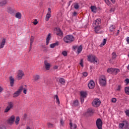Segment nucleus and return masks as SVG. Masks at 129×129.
I'll list each match as a JSON object with an SVG mask.
<instances>
[{"label": "nucleus", "instance_id": "nucleus-1", "mask_svg": "<svg viewBox=\"0 0 129 129\" xmlns=\"http://www.w3.org/2000/svg\"><path fill=\"white\" fill-rule=\"evenodd\" d=\"M101 20L100 19H96L93 22V27L96 34H100L101 33Z\"/></svg>", "mask_w": 129, "mask_h": 129}, {"label": "nucleus", "instance_id": "nucleus-2", "mask_svg": "<svg viewBox=\"0 0 129 129\" xmlns=\"http://www.w3.org/2000/svg\"><path fill=\"white\" fill-rule=\"evenodd\" d=\"M23 93L24 94H27L28 88L27 87L26 85H25L24 86L21 85L20 87H19L18 90L13 94V97H18V96H19V95H21V93L22 91H23Z\"/></svg>", "mask_w": 129, "mask_h": 129}, {"label": "nucleus", "instance_id": "nucleus-3", "mask_svg": "<svg viewBox=\"0 0 129 129\" xmlns=\"http://www.w3.org/2000/svg\"><path fill=\"white\" fill-rule=\"evenodd\" d=\"M87 60L91 63H93L94 64H96L99 63V60L95 55L90 54L87 56Z\"/></svg>", "mask_w": 129, "mask_h": 129}, {"label": "nucleus", "instance_id": "nucleus-4", "mask_svg": "<svg viewBox=\"0 0 129 129\" xmlns=\"http://www.w3.org/2000/svg\"><path fill=\"white\" fill-rule=\"evenodd\" d=\"M74 40H75V39L74 38V36L73 35H67L63 38L64 42L67 44L72 43V42H74Z\"/></svg>", "mask_w": 129, "mask_h": 129}, {"label": "nucleus", "instance_id": "nucleus-5", "mask_svg": "<svg viewBox=\"0 0 129 129\" xmlns=\"http://www.w3.org/2000/svg\"><path fill=\"white\" fill-rule=\"evenodd\" d=\"M14 108V103L12 102H9L8 103V106L5 109L4 112L7 113L9 112L11 110V109H13Z\"/></svg>", "mask_w": 129, "mask_h": 129}, {"label": "nucleus", "instance_id": "nucleus-6", "mask_svg": "<svg viewBox=\"0 0 129 129\" xmlns=\"http://www.w3.org/2000/svg\"><path fill=\"white\" fill-rule=\"evenodd\" d=\"M101 101L99 99H95L92 102V105L94 107H98L100 105Z\"/></svg>", "mask_w": 129, "mask_h": 129}, {"label": "nucleus", "instance_id": "nucleus-7", "mask_svg": "<svg viewBox=\"0 0 129 129\" xmlns=\"http://www.w3.org/2000/svg\"><path fill=\"white\" fill-rule=\"evenodd\" d=\"M100 84L102 86H104L106 84V78H105V76H101L99 79Z\"/></svg>", "mask_w": 129, "mask_h": 129}, {"label": "nucleus", "instance_id": "nucleus-8", "mask_svg": "<svg viewBox=\"0 0 129 129\" xmlns=\"http://www.w3.org/2000/svg\"><path fill=\"white\" fill-rule=\"evenodd\" d=\"M110 31L111 33H113V35H114V36H117L119 34V30H117V32L115 33V26L114 25L110 27Z\"/></svg>", "mask_w": 129, "mask_h": 129}, {"label": "nucleus", "instance_id": "nucleus-9", "mask_svg": "<svg viewBox=\"0 0 129 129\" xmlns=\"http://www.w3.org/2000/svg\"><path fill=\"white\" fill-rule=\"evenodd\" d=\"M25 74L24 72L22 70H19L17 73V79L18 80H21L23 78V76H24Z\"/></svg>", "mask_w": 129, "mask_h": 129}, {"label": "nucleus", "instance_id": "nucleus-10", "mask_svg": "<svg viewBox=\"0 0 129 129\" xmlns=\"http://www.w3.org/2000/svg\"><path fill=\"white\" fill-rule=\"evenodd\" d=\"M16 117L14 115H12L7 120L8 123L9 124H14V122H15V119Z\"/></svg>", "mask_w": 129, "mask_h": 129}, {"label": "nucleus", "instance_id": "nucleus-11", "mask_svg": "<svg viewBox=\"0 0 129 129\" xmlns=\"http://www.w3.org/2000/svg\"><path fill=\"white\" fill-rule=\"evenodd\" d=\"M96 125L98 129H102V120H101V119L98 118L97 120Z\"/></svg>", "mask_w": 129, "mask_h": 129}, {"label": "nucleus", "instance_id": "nucleus-12", "mask_svg": "<svg viewBox=\"0 0 129 129\" xmlns=\"http://www.w3.org/2000/svg\"><path fill=\"white\" fill-rule=\"evenodd\" d=\"M40 75H35L33 76L32 81L33 82H38V81L40 80Z\"/></svg>", "mask_w": 129, "mask_h": 129}, {"label": "nucleus", "instance_id": "nucleus-13", "mask_svg": "<svg viewBox=\"0 0 129 129\" xmlns=\"http://www.w3.org/2000/svg\"><path fill=\"white\" fill-rule=\"evenodd\" d=\"M88 87L90 89H93L94 87H95V83L94 81H91L88 84Z\"/></svg>", "mask_w": 129, "mask_h": 129}, {"label": "nucleus", "instance_id": "nucleus-14", "mask_svg": "<svg viewBox=\"0 0 129 129\" xmlns=\"http://www.w3.org/2000/svg\"><path fill=\"white\" fill-rule=\"evenodd\" d=\"M56 32L55 34L57 36L59 37H62L63 36V32L61 31V30L59 28H56Z\"/></svg>", "mask_w": 129, "mask_h": 129}, {"label": "nucleus", "instance_id": "nucleus-15", "mask_svg": "<svg viewBox=\"0 0 129 129\" xmlns=\"http://www.w3.org/2000/svg\"><path fill=\"white\" fill-rule=\"evenodd\" d=\"M34 40H35V37L31 36L30 38V44L29 47V52L32 50V46H33V43H34Z\"/></svg>", "mask_w": 129, "mask_h": 129}, {"label": "nucleus", "instance_id": "nucleus-16", "mask_svg": "<svg viewBox=\"0 0 129 129\" xmlns=\"http://www.w3.org/2000/svg\"><path fill=\"white\" fill-rule=\"evenodd\" d=\"M10 86L13 87L14 86V84H15V79L13 78V76H11L9 77Z\"/></svg>", "mask_w": 129, "mask_h": 129}, {"label": "nucleus", "instance_id": "nucleus-17", "mask_svg": "<svg viewBox=\"0 0 129 129\" xmlns=\"http://www.w3.org/2000/svg\"><path fill=\"white\" fill-rule=\"evenodd\" d=\"M44 66L46 70H50V67H51L50 63H48L47 60L44 61Z\"/></svg>", "mask_w": 129, "mask_h": 129}, {"label": "nucleus", "instance_id": "nucleus-18", "mask_svg": "<svg viewBox=\"0 0 129 129\" xmlns=\"http://www.w3.org/2000/svg\"><path fill=\"white\" fill-rule=\"evenodd\" d=\"M7 12L9 14H14V13L16 12V10H15L14 9H13V8H12L11 7H8L7 8Z\"/></svg>", "mask_w": 129, "mask_h": 129}, {"label": "nucleus", "instance_id": "nucleus-19", "mask_svg": "<svg viewBox=\"0 0 129 129\" xmlns=\"http://www.w3.org/2000/svg\"><path fill=\"white\" fill-rule=\"evenodd\" d=\"M8 3V0H2L0 1V7H5Z\"/></svg>", "mask_w": 129, "mask_h": 129}, {"label": "nucleus", "instance_id": "nucleus-20", "mask_svg": "<svg viewBox=\"0 0 129 129\" xmlns=\"http://www.w3.org/2000/svg\"><path fill=\"white\" fill-rule=\"evenodd\" d=\"M6 42V38H4L2 40V41L0 43V48H1V49H3V48H4V47H5Z\"/></svg>", "mask_w": 129, "mask_h": 129}, {"label": "nucleus", "instance_id": "nucleus-21", "mask_svg": "<svg viewBox=\"0 0 129 129\" xmlns=\"http://www.w3.org/2000/svg\"><path fill=\"white\" fill-rule=\"evenodd\" d=\"M51 40V33H49L47 36L46 40V45H49V42Z\"/></svg>", "mask_w": 129, "mask_h": 129}, {"label": "nucleus", "instance_id": "nucleus-22", "mask_svg": "<svg viewBox=\"0 0 129 129\" xmlns=\"http://www.w3.org/2000/svg\"><path fill=\"white\" fill-rule=\"evenodd\" d=\"M70 125L71 129L77 128V125H76V124H73L71 122H70Z\"/></svg>", "mask_w": 129, "mask_h": 129}, {"label": "nucleus", "instance_id": "nucleus-23", "mask_svg": "<svg viewBox=\"0 0 129 129\" xmlns=\"http://www.w3.org/2000/svg\"><path fill=\"white\" fill-rule=\"evenodd\" d=\"M119 72H120V70L118 69H113V74L114 75H116L117 73H119Z\"/></svg>", "mask_w": 129, "mask_h": 129}, {"label": "nucleus", "instance_id": "nucleus-24", "mask_svg": "<svg viewBox=\"0 0 129 129\" xmlns=\"http://www.w3.org/2000/svg\"><path fill=\"white\" fill-rule=\"evenodd\" d=\"M79 105V103L78 102V100H76L74 101L73 103L72 104V106L73 107H75V106H78Z\"/></svg>", "mask_w": 129, "mask_h": 129}, {"label": "nucleus", "instance_id": "nucleus-25", "mask_svg": "<svg viewBox=\"0 0 129 129\" xmlns=\"http://www.w3.org/2000/svg\"><path fill=\"white\" fill-rule=\"evenodd\" d=\"M81 94V97H86V95H87V94L86 93V92L84 91H81L80 92Z\"/></svg>", "mask_w": 129, "mask_h": 129}, {"label": "nucleus", "instance_id": "nucleus-26", "mask_svg": "<svg viewBox=\"0 0 129 129\" xmlns=\"http://www.w3.org/2000/svg\"><path fill=\"white\" fill-rule=\"evenodd\" d=\"M114 68H111L107 70V72L109 73V74H113Z\"/></svg>", "mask_w": 129, "mask_h": 129}, {"label": "nucleus", "instance_id": "nucleus-27", "mask_svg": "<svg viewBox=\"0 0 129 129\" xmlns=\"http://www.w3.org/2000/svg\"><path fill=\"white\" fill-rule=\"evenodd\" d=\"M16 18L17 19H21L22 18V14H21V13L18 12L15 15Z\"/></svg>", "mask_w": 129, "mask_h": 129}, {"label": "nucleus", "instance_id": "nucleus-28", "mask_svg": "<svg viewBox=\"0 0 129 129\" xmlns=\"http://www.w3.org/2000/svg\"><path fill=\"white\" fill-rule=\"evenodd\" d=\"M54 97L56 100V103L59 105L60 104V100L59 99V97H58V95H56L54 96Z\"/></svg>", "mask_w": 129, "mask_h": 129}, {"label": "nucleus", "instance_id": "nucleus-29", "mask_svg": "<svg viewBox=\"0 0 129 129\" xmlns=\"http://www.w3.org/2000/svg\"><path fill=\"white\" fill-rule=\"evenodd\" d=\"M50 18H51V13H47L46 15L45 21H49Z\"/></svg>", "mask_w": 129, "mask_h": 129}, {"label": "nucleus", "instance_id": "nucleus-30", "mask_svg": "<svg viewBox=\"0 0 129 129\" xmlns=\"http://www.w3.org/2000/svg\"><path fill=\"white\" fill-rule=\"evenodd\" d=\"M58 45H59V43L58 42H56L55 43L50 44V48H54L56 47V46H58Z\"/></svg>", "mask_w": 129, "mask_h": 129}, {"label": "nucleus", "instance_id": "nucleus-31", "mask_svg": "<svg viewBox=\"0 0 129 129\" xmlns=\"http://www.w3.org/2000/svg\"><path fill=\"white\" fill-rule=\"evenodd\" d=\"M91 10L93 13H96V7L95 6H91Z\"/></svg>", "mask_w": 129, "mask_h": 129}, {"label": "nucleus", "instance_id": "nucleus-32", "mask_svg": "<svg viewBox=\"0 0 129 129\" xmlns=\"http://www.w3.org/2000/svg\"><path fill=\"white\" fill-rule=\"evenodd\" d=\"M106 44V39H104L103 40V42L100 45V47H103L104 45Z\"/></svg>", "mask_w": 129, "mask_h": 129}, {"label": "nucleus", "instance_id": "nucleus-33", "mask_svg": "<svg viewBox=\"0 0 129 129\" xmlns=\"http://www.w3.org/2000/svg\"><path fill=\"white\" fill-rule=\"evenodd\" d=\"M19 122H20V117L17 116L16 117V119L15 120V124L17 125V124H19Z\"/></svg>", "mask_w": 129, "mask_h": 129}, {"label": "nucleus", "instance_id": "nucleus-34", "mask_svg": "<svg viewBox=\"0 0 129 129\" xmlns=\"http://www.w3.org/2000/svg\"><path fill=\"white\" fill-rule=\"evenodd\" d=\"M59 83L62 85L65 84V80L63 78H60L59 79Z\"/></svg>", "mask_w": 129, "mask_h": 129}, {"label": "nucleus", "instance_id": "nucleus-35", "mask_svg": "<svg viewBox=\"0 0 129 129\" xmlns=\"http://www.w3.org/2000/svg\"><path fill=\"white\" fill-rule=\"evenodd\" d=\"M87 113H89V114H92L93 113V110L91 108H89L88 109Z\"/></svg>", "mask_w": 129, "mask_h": 129}, {"label": "nucleus", "instance_id": "nucleus-36", "mask_svg": "<svg viewBox=\"0 0 129 129\" xmlns=\"http://www.w3.org/2000/svg\"><path fill=\"white\" fill-rule=\"evenodd\" d=\"M41 47L42 48V49H43L44 52H47V51H48L47 49V47H46V45H42Z\"/></svg>", "mask_w": 129, "mask_h": 129}, {"label": "nucleus", "instance_id": "nucleus-37", "mask_svg": "<svg viewBox=\"0 0 129 129\" xmlns=\"http://www.w3.org/2000/svg\"><path fill=\"white\" fill-rule=\"evenodd\" d=\"M125 93L126 94L129 95V87H126L125 88Z\"/></svg>", "mask_w": 129, "mask_h": 129}, {"label": "nucleus", "instance_id": "nucleus-38", "mask_svg": "<svg viewBox=\"0 0 129 129\" xmlns=\"http://www.w3.org/2000/svg\"><path fill=\"white\" fill-rule=\"evenodd\" d=\"M78 53L79 54V53H81V51H82V46L80 45L79 48H78Z\"/></svg>", "mask_w": 129, "mask_h": 129}, {"label": "nucleus", "instance_id": "nucleus-39", "mask_svg": "<svg viewBox=\"0 0 129 129\" xmlns=\"http://www.w3.org/2000/svg\"><path fill=\"white\" fill-rule=\"evenodd\" d=\"M105 2V4L107 5V6H111V3L109 2V0H103Z\"/></svg>", "mask_w": 129, "mask_h": 129}, {"label": "nucleus", "instance_id": "nucleus-40", "mask_svg": "<svg viewBox=\"0 0 129 129\" xmlns=\"http://www.w3.org/2000/svg\"><path fill=\"white\" fill-rule=\"evenodd\" d=\"M79 8H80V6H79V5H78V3L74 4V8L76 9V10L79 9Z\"/></svg>", "mask_w": 129, "mask_h": 129}, {"label": "nucleus", "instance_id": "nucleus-41", "mask_svg": "<svg viewBox=\"0 0 129 129\" xmlns=\"http://www.w3.org/2000/svg\"><path fill=\"white\" fill-rule=\"evenodd\" d=\"M124 126V123H120L119 124V128H120V129L123 128Z\"/></svg>", "mask_w": 129, "mask_h": 129}, {"label": "nucleus", "instance_id": "nucleus-42", "mask_svg": "<svg viewBox=\"0 0 129 129\" xmlns=\"http://www.w3.org/2000/svg\"><path fill=\"white\" fill-rule=\"evenodd\" d=\"M112 59H115L116 58V53L115 52H113L112 53Z\"/></svg>", "mask_w": 129, "mask_h": 129}, {"label": "nucleus", "instance_id": "nucleus-43", "mask_svg": "<svg viewBox=\"0 0 129 129\" xmlns=\"http://www.w3.org/2000/svg\"><path fill=\"white\" fill-rule=\"evenodd\" d=\"M47 126H48V127H53V124L50 122H48Z\"/></svg>", "mask_w": 129, "mask_h": 129}, {"label": "nucleus", "instance_id": "nucleus-44", "mask_svg": "<svg viewBox=\"0 0 129 129\" xmlns=\"http://www.w3.org/2000/svg\"><path fill=\"white\" fill-rule=\"evenodd\" d=\"M125 83H126V85H127L129 84V79H126L124 81Z\"/></svg>", "mask_w": 129, "mask_h": 129}, {"label": "nucleus", "instance_id": "nucleus-45", "mask_svg": "<svg viewBox=\"0 0 129 129\" xmlns=\"http://www.w3.org/2000/svg\"><path fill=\"white\" fill-rule=\"evenodd\" d=\"M62 54L66 57V56H67V51H63L62 52Z\"/></svg>", "mask_w": 129, "mask_h": 129}, {"label": "nucleus", "instance_id": "nucleus-46", "mask_svg": "<svg viewBox=\"0 0 129 129\" xmlns=\"http://www.w3.org/2000/svg\"><path fill=\"white\" fill-rule=\"evenodd\" d=\"M111 101L114 103H115V102H116V99L115 98H113L111 100Z\"/></svg>", "mask_w": 129, "mask_h": 129}, {"label": "nucleus", "instance_id": "nucleus-47", "mask_svg": "<svg viewBox=\"0 0 129 129\" xmlns=\"http://www.w3.org/2000/svg\"><path fill=\"white\" fill-rule=\"evenodd\" d=\"M120 89H121V87L120 86V85H118L116 90L117 91H120Z\"/></svg>", "mask_w": 129, "mask_h": 129}, {"label": "nucleus", "instance_id": "nucleus-48", "mask_svg": "<svg viewBox=\"0 0 129 129\" xmlns=\"http://www.w3.org/2000/svg\"><path fill=\"white\" fill-rule=\"evenodd\" d=\"M84 98L83 97H81V102L82 103L84 102Z\"/></svg>", "mask_w": 129, "mask_h": 129}, {"label": "nucleus", "instance_id": "nucleus-49", "mask_svg": "<svg viewBox=\"0 0 129 129\" xmlns=\"http://www.w3.org/2000/svg\"><path fill=\"white\" fill-rule=\"evenodd\" d=\"M60 122L61 125H63L64 124V121H63V119L61 118L60 119Z\"/></svg>", "mask_w": 129, "mask_h": 129}, {"label": "nucleus", "instance_id": "nucleus-50", "mask_svg": "<svg viewBox=\"0 0 129 129\" xmlns=\"http://www.w3.org/2000/svg\"><path fill=\"white\" fill-rule=\"evenodd\" d=\"M80 64L82 67H83V59L81 60Z\"/></svg>", "mask_w": 129, "mask_h": 129}, {"label": "nucleus", "instance_id": "nucleus-51", "mask_svg": "<svg viewBox=\"0 0 129 129\" xmlns=\"http://www.w3.org/2000/svg\"><path fill=\"white\" fill-rule=\"evenodd\" d=\"M33 24L34 25H37L38 24V21H37V19H35L34 21L33 22Z\"/></svg>", "mask_w": 129, "mask_h": 129}, {"label": "nucleus", "instance_id": "nucleus-52", "mask_svg": "<svg viewBox=\"0 0 129 129\" xmlns=\"http://www.w3.org/2000/svg\"><path fill=\"white\" fill-rule=\"evenodd\" d=\"M83 76H84L85 77H86V76H87V75H88V74L87 73H86V72H84V73H83Z\"/></svg>", "mask_w": 129, "mask_h": 129}, {"label": "nucleus", "instance_id": "nucleus-53", "mask_svg": "<svg viewBox=\"0 0 129 129\" xmlns=\"http://www.w3.org/2000/svg\"><path fill=\"white\" fill-rule=\"evenodd\" d=\"M0 129H7V128H6V126L1 125L0 127Z\"/></svg>", "mask_w": 129, "mask_h": 129}, {"label": "nucleus", "instance_id": "nucleus-54", "mask_svg": "<svg viewBox=\"0 0 129 129\" xmlns=\"http://www.w3.org/2000/svg\"><path fill=\"white\" fill-rule=\"evenodd\" d=\"M73 16H74V17H76V16H77V13L76 12H74Z\"/></svg>", "mask_w": 129, "mask_h": 129}, {"label": "nucleus", "instance_id": "nucleus-55", "mask_svg": "<svg viewBox=\"0 0 129 129\" xmlns=\"http://www.w3.org/2000/svg\"><path fill=\"white\" fill-rule=\"evenodd\" d=\"M48 14H51V8L48 9Z\"/></svg>", "mask_w": 129, "mask_h": 129}, {"label": "nucleus", "instance_id": "nucleus-56", "mask_svg": "<svg viewBox=\"0 0 129 129\" xmlns=\"http://www.w3.org/2000/svg\"><path fill=\"white\" fill-rule=\"evenodd\" d=\"M126 42L129 44V37L126 38Z\"/></svg>", "mask_w": 129, "mask_h": 129}, {"label": "nucleus", "instance_id": "nucleus-57", "mask_svg": "<svg viewBox=\"0 0 129 129\" xmlns=\"http://www.w3.org/2000/svg\"><path fill=\"white\" fill-rule=\"evenodd\" d=\"M3 90H4V89H3V88H2V87L0 86V92H2Z\"/></svg>", "mask_w": 129, "mask_h": 129}, {"label": "nucleus", "instance_id": "nucleus-58", "mask_svg": "<svg viewBox=\"0 0 129 129\" xmlns=\"http://www.w3.org/2000/svg\"><path fill=\"white\" fill-rule=\"evenodd\" d=\"M27 117V114H24V118H26Z\"/></svg>", "mask_w": 129, "mask_h": 129}, {"label": "nucleus", "instance_id": "nucleus-59", "mask_svg": "<svg viewBox=\"0 0 129 129\" xmlns=\"http://www.w3.org/2000/svg\"><path fill=\"white\" fill-rule=\"evenodd\" d=\"M54 69H55V70L58 69V67L57 66L54 67Z\"/></svg>", "mask_w": 129, "mask_h": 129}, {"label": "nucleus", "instance_id": "nucleus-60", "mask_svg": "<svg viewBox=\"0 0 129 129\" xmlns=\"http://www.w3.org/2000/svg\"><path fill=\"white\" fill-rule=\"evenodd\" d=\"M76 48H77L76 46H73V48L74 49V50H75Z\"/></svg>", "mask_w": 129, "mask_h": 129}, {"label": "nucleus", "instance_id": "nucleus-61", "mask_svg": "<svg viewBox=\"0 0 129 129\" xmlns=\"http://www.w3.org/2000/svg\"><path fill=\"white\" fill-rule=\"evenodd\" d=\"M111 1L114 4V3H115V0H111Z\"/></svg>", "mask_w": 129, "mask_h": 129}, {"label": "nucleus", "instance_id": "nucleus-62", "mask_svg": "<svg viewBox=\"0 0 129 129\" xmlns=\"http://www.w3.org/2000/svg\"><path fill=\"white\" fill-rule=\"evenodd\" d=\"M71 3H72V1H71L69 2L70 5L71 4Z\"/></svg>", "mask_w": 129, "mask_h": 129}, {"label": "nucleus", "instance_id": "nucleus-63", "mask_svg": "<svg viewBox=\"0 0 129 129\" xmlns=\"http://www.w3.org/2000/svg\"><path fill=\"white\" fill-rule=\"evenodd\" d=\"M26 129H31V128H30V127H27Z\"/></svg>", "mask_w": 129, "mask_h": 129}, {"label": "nucleus", "instance_id": "nucleus-64", "mask_svg": "<svg viewBox=\"0 0 129 129\" xmlns=\"http://www.w3.org/2000/svg\"><path fill=\"white\" fill-rule=\"evenodd\" d=\"M127 69L129 70V65L127 67Z\"/></svg>", "mask_w": 129, "mask_h": 129}]
</instances>
